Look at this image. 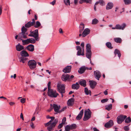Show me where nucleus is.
<instances>
[{
    "instance_id": "obj_57",
    "label": "nucleus",
    "mask_w": 131,
    "mask_h": 131,
    "mask_svg": "<svg viewBox=\"0 0 131 131\" xmlns=\"http://www.w3.org/2000/svg\"><path fill=\"white\" fill-rule=\"evenodd\" d=\"M91 0H85V2L86 3H91Z\"/></svg>"
},
{
    "instance_id": "obj_33",
    "label": "nucleus",
    "mask_w": 131,
    "mask_h": 131,
    "mask_svg": "<svg viewBox=\"0 0 131 131\" xmlns=\"http://www.w3.org/2000/svg\"><path fill=\"white\" fill-rule=\"evenodd\" d=\"M28 43H34L36 42V40L34 39H28Z\"/></svg>"
},
{
    "instance_id": "obj_39",
    "label": "nucleus",
    "mask_w": 131,
    "mask_h": 131,
    "mask_svg": "<svg viewBox=\"0 0 131 131\" xmlns=\"http://www.w3.org/2000/svg\"><path fill=\"white\" fill-rule=\"evenodd\" d=\"M40 25L41 24L40 23L39 21H37L36 22V25H35L34 27L35 28H37L40 26Z\"/></svg>"
},
{
    "instance_id": "obj_5",
    "label": "nucleus",
    "mask_w": 131,
    "mask_h": 131,
    "mask_svg": "<svg viewBox=\"0 0 131 131\" xmlns=\"http://www.w3.org/2000/svg\"><path fill=\"white\" fill-rule=\"evenodd\" d=\"M48 95L51 97H56L59 95L56 91L52 89L48 90Z\"/></svg>"
},
{
    "instance_id": "obj_24",
    "label": "nucleus",
    "mask_w": 131,
    "mask_h": 131,
    "mask_svg": "<svg viewBox=\"0 0 131 131\" xmlns=\"http://www.w3.org/2000/svg\"><path fill=\"white\" fill-rule=\"evenodd\" d=\"M74 102V99L73 98H71L68 100L67 104L69 106H71L73 104Z\"/></svg>"
},
{
    "instance_id": "obj_29",
    "label": "nucleus",
    "mask_w": 131,
    "mask_h": 131,
    "mask_svg": "<svg viewBox=\"0 0 131 131\" xmlns=\"http://www.w3.org/2000/svg\"><path fill=\"white\" fill-rule=\"evenodd\" d=\"M105 109L108 111H110L112 108V105L111 104L107 105L105 106Z\"/></svg>"
},
{
    "instance_id": "obj_2",
    "label": "nucleus",
    "mask_w": 131,
    "mask_h": 131,
    "mask_svg": "<svg viewBox=\"0 0 131 131\" xmlns=\"http://www.w3.org/2000/svg\"><path fill=\"white\" fill-rule=\"evenodd\" d=\"M21 32L19 34V38L20 39H22V38L26 39L27 38L26 35L27 34L26 33L27 30V29L25 28L24 26H23L21 28Z\"/></svg>"
},
{
    "instance_id": "obj_59",
    "label": "nucleus",
    "mask_w": 131,
    "mask_h": 131,
    "mask_svg": "<svg viewBox=\"0 0 131 131\" xmlns=\"http://www.w3.org/2000/svg\"><path fill=\"white\" fill-rule=\"evenodd\" d=\"M20 118H22V120H24V117L23 116V114L22 113H21L20 114Z\"/></svg>"
},
{
    "instance_id": "obj_18",
    "label": "nucleus",
    "mask_w": 131,
    "mask_h": 131,
    "mask_svg": "<svg viewBox=\"0 0 131 131\" xmlns=\"http://www.w3.org/2000/svg\"><path fill=\"white\" fill-rule=\"evenodd\" d=\"M94 75H95L96 78L98 80H99V79L101 76L100 72L97 70L94 71Z\"/></svg>"
},
{
    "instance_id": "obj_32",
    "label": "nucleus",
    "mask_w": 131,
    "mask_h": 131,
    "mask_svg": "<svg viewBox=\"0 0 131 131\" xmlns=\"http://www.w3.org/2000/svg\"><path fill=\"white\" fill-rule=\"evenodd\" d=\"M114 41L117 43H120L122 42V39L120 38H116L114 39Z\"/></svg>"
},
{
    "instance_id": "obj_46",
    "label": "nucleus",
    "mask_w": 131,
    "mask_h": 131,
    "mask_svg": "<svg viewBox=\"0 0 131 131\" xmlns=\"http://www.w3.org/2000/svg\"><path fill=\"white\" fill-rule=\"evenodd\" d=\"M84 24L83 23H81L79 26V28L84 29Z\"/></svg>"
},
{
    "instance_id": "obj_37",
    "label": "nucleus",
    "mask_w": 131,
    "mask_h": 131,
    "mask_svg": "<svg viewBox=\"0 0 131 131\" xmlns=\"http://www.w3.org/2000/svg\"><path fill=\"white\" fill-rule=\"evenodd\" d=\"M71 129H75L77 127V125L75 124H72L69 125Z\"/></svg>"
},
{
    "instance_id": "obj_8",
    "label": "nucleus",
    "mask_w": 131,
    "mask_h": 131,
    "mask_svg": "<svg viewBox=\"0 0 131 131\" xmlns=\"http://www.w3.org/2000/svg\"><path fill=\"white\" fill-rule=\"evenodd\" d=\"M50 106L52 108H53L54 111L56 112V114L60 113L59 110L60 108V106L55 104H53V105L51 104Z\"/></svg>"
},
{
    "instance_id": "obj_55",
    "label": "nucleus",
    "mask_w": 131,
    "mask_h": 131,
    "mask_svg": "<svg viewBox=\"0 0 131 131\" xmlns=\"http://www.w3.org/2000/svg\"><path fill=\"white\" fill-rule=\"evenodd\" d=\"M81 46L82 47V49L83 51L84 50V43L83 42H82L81 44Z\"/></svg>"
},
{
    "instance_id": "obj_47",
    "label": "nucleus",
    "mask_w": 131,
    "mask_h": 131,
    "mask_svg": "<svg viewBox=\"0 0 131 131\" xmlns=\"http://www.w3.org/2000/svg\"><path fill=\"white\" fill-rule=\"evenodd\" d=\"M124 129L125 131H128L129 130V128L128 126H125L124 127Z\"/></svg>"
},
{
    "instance_id": "obj_52",
    "label": "nucleus",
    "mask_w": 131,
    "mask_h": 131,
    "mask_svg": "<svg viewBox=\"0 0 131 131\" xmlns=\"http://www.w3.org/2000/svg\"><path fill=\"white\" fill-rule=\"evenodd\" d=\"M50 84L51 82H49L48 84V90L50 89Z\"/></svg>"
},
{
    "instance_id": "obj_1",
    "label": "nucleus",
    "mask_w": 131,
    "mask_h": 131,
    "mask_svg": "<svg viewBox=\"0 0 131 131\" xmlns=\"http://www.w3.org/2000/svg\"><path fill=\"white\" fill-rule=\"evenodd\" d=\"M51 119V120L47 123L45 124V126H48L47 129L49 131H51L54 129V127H55L56 124L58 122V119H55L54 120L53 122L52 121L54 119V117L53 116L50 117Z\"/></svg>"
},
{
    "instance_id": "obj_26",
    "label": "nucleus",
    "mask_w": 131,
    "mask_h": 131,
    "mask_svg": "<svg viewBox=\"0 0 131 131\" xmlns=\"http://www.w3.org/2000/svg\"><path fill=\"white\" fill-rule=\"evenodd\" d=\"M92 52L91 51H86V56L87 58L91 60Z\"/></svg>"
},
{
    "instance_id": "obj_11",
    "label": "nucleus",
    "mask_w": 131,
    "mask_h": 131,
    "mask_svg": "<svg viewBox=\"0 0 131 131\" xmlns=\"http://www.w3.org/2000/svg\"><path fill=\"white\" fill-rule=\"evenodd\" d=\"M114 124L113 121L112 120H110L108 122L106 123L105 125V126L107 128H109L112 126Z\"/></svg>"
},
{
    "instance_id": "obj_25",
    "label": "nucleus",
    "mask_w": 131,
    "mask_h": 131,
    "mask_svg": "<svg viewBox=\"0 0 131 131\" xmlns=\"http://www.w3.org/2000/svg\"><path fill=\"white\" fill-rule=\"evenodd\" d=\"M20 55L23 57H26L29 56L28 53L26 51L24 50L20 52Z\"/></svg>"
},
{
    "instance_id": "obj_27",
    "label": "nucleus",
    "mask_w": 131,
    "mask_h": 131,
    "mask_svg": "<svg viewBox=\"0 0 131 131\" xmlns=\"http://www.w3.org/2000/svg\"><path fill=\"white\" fill-rule=\"evenodd\" d=\"M79 87V85L78 82H77L75 84H73L72 86V88L74 89L77 90L78 89Z\"/></svg>"
},
{
    "instance_id": "obj_14",
    "label": "nucleus",
    "mask_w": 131,
    "mask_h": 131,
    "mask_svg": "<svg viewBox=\"0 0 131 131\" xmlns=\"http://www.w3.org/2000/svg\"><path fill=\"white\" fill-rule=\"evenodd\" d=\"M62 79L63 81H66L67 80H70L69 75L67 74H64L62 75Z\"/></svg>"
},
{
    "instance_id": "obj_50",
    "label": "nucleus",
    "mask_w": 131,
    "mask_h": 131,
    "mask_svg": "<svg viewBox=\"0 0 131 131\" xmlns=\"http://www.w3.org/2000/svg\"><path fill=\"white\" fill-rule=\"evenodd\" d=\"M67 108V107L66 106L62 108L61 110L59 111L60 113L63 111L65 110Z\"/></svg>"
},
{
    "instance_id": "obj_15",
    "label": "nucleus",
    "mask_w": 131,
    "mask_h": 131,
    "mask_svg": "<svg viewBox=\"0 0 131 131\" xmlns=\"http://www.w3.org/2000/svg\"><path fill=\"white\" fill-rule=\"evenodd\" d=\"M117 29L124 30L126 26V24L125 23L122 24L121 25L119 24H117L116 25Z\"/></svg>"
},
{
    "instance_id": "obj_61",
    "label": "nucleus",
    "mask_w": 131,
    "mask_h": 131,
    "mask_svg": "<svg viewBox=\"0 0 131 131\" xmlns=\"http://www.w3.org/2000/svg\"><path fill=\"white\" fill-rule=\"evenodd\" d=\"M59 32L60 33H63V31H62V29L61 28H60L59 29Z\"/></svg>"
},
{
    "instance_id": "obj_44",
    "label": "nucleus",
    "mask_w": 131,
    "mask_h": 131,
    "mask_svg": "<svg viewBox=\"0 0 131 131\" xmlns=\"http://www.w3.org/2000/svg\"><path fill=\"white\" fill-rule=\"evenodd\" d=\"M99 3L102 6H104L105 4V3L103 0H99Z\"/></svg>"
},
{
    "instance_id": "obj_53",
    "label": "nucleus",
    "mask_w": 131,
    "mask_h": 131,
    "mask_svg": "<svg viewBox=\"0 0 131 131\" xmlns=\"http://www.w3.org/2000/svg\"><path fill=\"white\" fill-rule=\"evenodd\" d=\"M66 120V118L65 117H64L63 118L62 120V123H63V124H65V123Z\"/></svg>"
},
{
    "instance_id": "obj_58",
    "label": "nucleus",
    "mask_w": 131,
    "mask_h": 131,
    "mask_svg": "<svg viewBox=\"0 0 131 131\" xmlns=\"http://www.w3.org/2000/svg\"><path fill=\"white\" fill-rule=\"evenodd\" d=\"M29 36H31L34 37L32 31V32L29 35Z\"/></svg>"
},
{
    "instance_id": "obj_10",
    "label": "nucleus",
    "mask_w": 131,
    "mask_h": 131,
    "mask_svg": "<svg viewBox=\"0 0 131 131\" xmlns=\"http://www.w3.org/2000/svg\"><path fill=\"white\" fill-rule=\"evenodd\" d=\"M34 37L37 41H38L39 40V38L38 37L39 35L38 33V29H36L34 31H32Z\"/></svg>"
},
{
    "instance_id": "obj_34",
    "label": "nucleus",
    "mask_w": 131,
    "mask_h": 131,
    "mask_svg": "<svg viewBox=\"0 0 131 131\" xmlns=\"http://www.w3.org/2000/svg\"><path fill=\"white\" fill-rule=\"evenodd\" d=\"M27 60V58L24 57H21L19 61L20 62H22L23 63L25 62Z\"/></svg>"
},
{
    "instance_id": "obj_45",
    "label": "nucleus",
    "mask_w": 131,
    "mask_h": 131,
    "mask_svg": "<svg viewBox=\"0 0 131 131\" xmlns=\"http://www.w3.org/2000/svg\"><path fill=\"white\" fill-rule=\"evenodd\" d=\"M22 39H22L21 40H22V41L23 43V44L24 45L25 44H28V39L25 40H23Z\"/></svg>"
},
{
    "instance_id": "obj_54",
    "label": "nucleus",
    "mask_w": 131,
    "mask_h": 131,
    "mask_svg": "<svg viewBox=\"0 0 131 131\" xmlns=\"http://www.w3.org/2000/svg\"><path fill=\"white\" fill-rule=\"evenodd\" d=\"M35 19H32V22H31V24L33 25H35Z\"/></svg>"
},
{
    "instance_id": "obj_21",
    "label": "nucleus",
    "mask_w": 131,
    "mask_h": 131,
    "mask_svg": "<svg viewBox=\"0 0 131 131\" xmlns=\"http://www.w3.org/2000/svg\"><path fill=\"white\" fill-rule=\"evenodd\" d=\"M16 48L17 51H20L24 49V47L23 46L20 45L19 43L16 46Z\"/></svg>"
},
{
    "instance_id": "obj_12",
    "label": "nucleus",
    "mask_w": 131,
    "mask_h": 131,
    "mask_svg": "<svg viewBox=\"0 0 131 131\" xmlns=\"http://www.w3.org/2000/svg\"><path fill=\"white\" fill-rule=\"evenodd\" d=\"M90 32V29L88 28H85L84 30L82 33V36L83 37H84L87 35L89 34Z\"/></svg>"
},
{
    "instance_id": "obj_63",
    "label": "nucleus",
    "mask_w": 131,
    "mask_h": 131,
    "mask_svg": "<svg viewBox=\"0 0 131 131\" xmlns=\"http://www.w3.org/2000/svg\"><path fill=\"white\" fill-rule=\"evenodd\" d=\"M83 29L79 28V32L80 33H81Z\"/></svg>"
},
{
    "instance_id": "obj_38",
    "label": "nucleus",
    "mask_w": 131,
    "mask_h": 131,
    "mask_svg": "<svg viewBox=\"0 0 131 131\" xmlns=\"http://www.w3.org/2000/svg\"><path fill=\"white\" fill-rule=\"evenodd\" d=\"M131 122V119L130 117L126 118L125 120V122L126 123H130Z\"/></svg>"
},
{
    "instance_id": "obj_9",
    "label": "nucleus",
    "mask_w": 131,
    "mask_h": 131,
    "mask_svg": "<svg viewBox=\"0 0 131 131\" xmlns=\"http://www.w3.org/2000/svg\"><path fill=\"white\" fill-rule=\"evenodd\" d=\"M77 50L78 51L77 55L78 56L82 55L83 56L84 55V50H82V49L79 46H76Z\"/></svg>"
},
{
    "instance_id": "obj_51",
    "label": "nucleus",
    "mask_w": 131,
    "mask_h": 131,
    "mask_svg": "<svg viewBox=\"0 0 131 131\" xmlns=\"http://www.w3.org/2000/svg\"><path fill=\"white\" fill-rule=\"evenodd\" d=\"M26 101V99L24 98L21 99L20 100V102L22 103H24Z\"/></svg>"
},
{
    "instance_id": "obj_16",
    "label": "nucleus",
    "mask_w": 131,
    "mask_h": 131,
    "mask_svg": "<svg viewBox=\"0 0 131 131\" xmlns=\"http://www.w3.org/2000/svg\"><path fill=\"white\" fill-rule=\"evenodd\" d=\"M71 66H67L63 70V71L65 73H69L71 71Z\"/></svg>"
},
{
    "instance_id": "obj_42",
    "label": "nucleus",
    "mask_w": 131,
    "mask_h": 131,
    "mask_svg": "<svg viewBox=\"0 0 131 131\" xmlns=\"http://www.w3.org/2000/svg\"><path fill=\"white\" fill-rule=\"evenodd\" d=\"M64 2L66 5H70V0H65V1H64Z\"/></svg>"
},
{
    "instance_id": "obj_22",
    "label": "nucleus",
    "mask_w": 131,
    "mask_h": 131,
    "mask_svg": "<svg viewBox=\"0 0 131 131\" xmlns=\"http://www.w3.org/2000/svg\"><path fill=\"white\" fill-rule=\"evenodd\" d=\"M90 86L92 89H93L96 85L97 83L94 81H90Z\"/></svg>"
},
{
    "instance_id": "obj_4",
    "label": "nucleus",
    "mask_w": 131,
    "mask_h": 131,
    "mask_svg": "<svg viewBox=\"0 0 131 131\" xmlns=\"http://www.w3.org/2000/svg\"><path fill=\"white\" fill-rule=\"evenodd\" d=\"M37 62L35 61L32 60L29 61L28 63V65L30 69L34 70L36 67Z\"/></svg>"
},
{
    "instance_id": "obj_3",
    "label": "nucleus",
    "mask_w": 131,
    "mask_h": 131,
    "mask_svg": "<svg viewBox=\"0 0 131 131\" xmlns=\"http://www.w3.org/2000/svg\"><path fill=\"white\" fill-rule=\"evenodd\" d=\"M57 89L58 91L60 93H64L65 91V86L64 85L62 84L59 82L57 84Z\"/></svg>"
},
{
    "instance_id": "obj_62",
    "label": "nucleus",
    "mask_w": 131,
    "mask_h": 131,
    "mask_svg": "<svg viewBox=\"0 0 131 131\" xmlns=\"http://www.w3.org/2000/svg\"><path fill=\"white\" fill-rule=\"evenodd\" d=\"M78 0H74V4L75 5H77L78 2Z\"/></svg>"
},
{
    "instance_id": "obj_56",
    "label": "nucleus",
    "mask_w": 131,
    "mask_h": 131,
    "mask_svg": "<svg viewBox=\"0 0 131 131\" xmlns=\"http://www.w3.org/2000/svg\"><path fill=\"white\" fill-rule=\"evenodd\" d=\"M56 2V1L55 0L53 1L52 2L50 3V4H51L52 5H54L55 4Z\"/></svg>"
},
{
    "instance_id": "obj_60",
    "label": "nucleus",
    "mask_w": 131,
    "mask_h": 131,
    "mask_svg": "<svg viewBox=\"0 0 131 131\" xmlns=\"http://www.w3.org/2000/svg\"><path fill=\"white\" fill-rule=\"evenodd\" d=\"M34 124L33 123V122L31 123V125H30V126L32 128H34Z\"/></svg>"
},
{
    "instance_id": "obj_40",
    "label": "nucleus",
    "mask_w": 131,
    "mask_h": 131,
    "mask_svg": "<svg viewBox=\"0 0 131 131\" xmlns=\"http://www.w3.org/2000/svg\"><path fill=\"white\" fill-rule=\"evenodd\" d=\"M99 22L98 20L96 18L93 19L92 20V24H96Z\"/></svg>"
},
{
    "instance_id": "obj_31",
    "label": "nucleus",
    "mask_w": 131,
    "mask_h": 131,
    "mask_svg": "<svg viewBox=\"0 0 131 131\" xmlns=\"http://www.w3.org/2000/svg\"><path fill=\"white\" fill-rule=\"evenodd\" d=\"M32 26H33V25L31 23V21H30L25 24V27L26 28H29Z\"/></svg>"
},
{
    "instance_id": "obj_28",
    "label": "nucleus",
    "mask_w": 131,
    "mask_h": 131,
    "mask_svg": "<svg viewBox=\"0 0 131 131\" xmlns=\"http://www.w3.org/2000/svg\"><path fill=\"white\" fill-rule=\"evenodd\" d=\"M114 53L115 56H116V54H117L118 56L119 57V58H120L121 56V54L120 51L118 50L115 49L114 50Z\"/></svg>"
},
{
    "instance_id": "obj_7",
    "label": "nucleus",
    "mask_w": 131,
    "mask_h": 131,
    "mask_svg": "<svg viewBox=\"0 0 131 131\" xmlns=\"http://www.w3.org/2000/svg\"><path fill=\"white\" fill-rule=\"evenodd\" d=\"M126 117V116L123 115H121L118 116L117 119V123L118 124L121 123Z\"/></svg>"
},
{
    "instance_id": "obj_48",
    "label": "nucleus",
    "mask_w": 131,
    "mask_h": 131,
    "mask_svg": "<svg viewBox=\"0 0 131 131\" xmlns=\"http://www.w3.org/2000/svg\"><path fill=\"white\" fill-rule=\"evenodd\" d=\"M108 100L107 99H104L101 100V102L102 103H104L107 102Z\"/></svg>"
},
{
    "instance_id": "obj_64",
    "label": "nucleus",
    "mask_w": 131,
    "mask_h": 131,
    "mask_svg": "<svg viewBox=\"0 0 131 131\" xmlns=\"http://www.w3.org/2000/svg\"><path fill=\"white\" fill-rule=\"evenodd\" d=\"M93 129L94 131H99V130L96 128L94 127Z\"/></svg>"
},
{
    "instance_id": "obj_23",
    "label": "nucleus",
    "mask_w": 131,
    "mask_h": 131,
    "mask_svg": "<svg viewBox=\"0 0 131 131\" xmlns=\"http://www.w3.org/2000/svg\"><path fill=\"white\" fill-rule=\"evenodd\" d=\"M79 84L81 86L83 87H85L86 85V82L85 80H81L79 82Z\"/></svg>"
},
{
    "instance_id": "obj_20",
    "label": "nucleus",
    "mask_w": 131,
    "mask_h": 131,
    "mask_svg": "<svg viewBox=\"0 0 131 131\" xmlns=\"http://www.w3.org/2000/svg\"><path fill=\"white\" fill-rule=\"evenodd\" d=\"M83 113V110H82L80 112L78 115L77 117L76 118L78 120H79L80 119L82 116Z\"/></svg>"
},
{
    "instance_id": "obj_30",
    "label": "nucleus",
    "mask_w": 131,
    "mask_h": 131,
    "mask_svg": "<svg viewBox=\"0 0 131 131\" xmlns=\"http://www.w3.org/2000/svg\"><path fill=\"white\" fill-rule=\"evenodd\" d=\"M84 92L85 94L86 95H88L90 94V95H91V91L89 90L87 88H84Z\"/></svg>"
},
{
    "instance_id": "obj_19",
    "label": "nucleus",
    "mask_w": 131,
    "mask_h": 131,
    "mask_svg": "<svg viewBox=\"0 0 131 131\" xmlns=\"http://www.w3.org/2000/svg\"><path fill=\"white\" fill-rule=\"evenodd\" d=\"M26 48L28 50L31 52L33 51L34 50V46L32 44L28 45L27 47Z\"/></svg>"
},
{
    "instance_id": "obj_35",
    "label": "nucleus",
    "mask_w": 131,
    "mask_h": 131,
    "mask_svg": "<svg viewBox=\"0 0 131 131\" xmlns=\"http://www.w3.org/2000/svg\"><path fill=\"white\" fill-rule=\"evenodd\" d=\"M106 46L109 48L112 49L113 47L112 46V44L111 42H108L106 43Z\"/></svg>"
},
{
    "instance_id": "obj_41",
    "label": "nucleus",
    "mask_w": 131,
    "mask_h": 131,
    "mask_svg": "<svg viewBox=\"0 0 131 131\" xmlns=\"http://www.w3.org/2000/svg\"><path fill=\"white\" fill-rule=\"evenodd\" d=\"M124 1L126 5H128L131 3V1L130 0H124Z\"/></svg>"
},
{
    "instance_id": "obj_36",
    "label": "nucleus",
    "mask_w": 131,
    "mask_h": 131,
    "mask_svg": "<svg viewBox=\"0 0 131 131\" xmlns=\"http://www.w3.org/2000/svg\"><path fill=\"white\" fill-rule=\"evenodd\" d=\"M86 51H91V47L90 44H87L86 46Z\"/></svg>"
},
{
    "instance_id": "obj_49",
    "label": "nucleus",
    "mask_w": 131,
    "mask_h": 131,
    "mask_svg": "<svg viewBox=\"0 0 131 131\" xmlns=\"http://www.w3.org/2000/svg\"><path fill=\"white\" fill-rule=\"evenodd\" d=\"M64 124L62 123H61L59 124L58 126V129H59L61 128L63 126V125Z\"/></svg>"
},
{
    "instance_id": "obj_13",
    "label": "nucleus",
    "mask_w": 131,
    "mask_h": 131,
    "mask_svg": "<svg viewBox=\"0 0 131 131\" xmlns=\"http://www.w3.org/2000/svg\"><path fill=\"white\" fill-rule=\"evenodd\" d=\"M89 68L86 67L85 66H83L81 67L78 71V72L80 74H82L83 73L86 69L88 70Z\"/></svg>"
},
{
    "instance_id": "obj_43",
    "label": "nucleus",
    "mask_w": 131,
    "mask_h": 131,
    "mask_svg": "<svg viewBox=\"0 0 131 131\" xmlns=\"http://www.w3.org/2000/svg\"><path fill=\"white\" fill-rule=\"evenodd\" d=\"M65 129L66 131H70L71 129L69 125H67L65 127Z\"/></svg>"
},
{
    "instance_id": "obj_17",
    "label": "nucleus",
    "mask_w": 131,
    "mask_h": 131,
    "mask_svg": "<svg viewBox=\"0 0 131 131\" xmlns=\"http://www.w3.org/2000/svg\"><path fill=\"white\" fill-rule=\"evenodd\" d=\"M114 6L113 3L111 2L108 3L106 6V9L107 10L111 9Z\"/></svg>"
},
{
    "instance_id": "obj_6",
    "label": "nucleus",
    "mask_w": 131,
    "mask_h": 131,
    "mask_svg": "<svg viewBox=\"0 0 131 131\" xmlns=\"http://www.w3.org/2000/svg\"><path fill=\"white\" fill-rule=\"evenodd\" d=\"M91 117V112L89 109L85 110L84 112V117L83 118L84 121L88 120Z\"/></svg>"
}]
</instances>
